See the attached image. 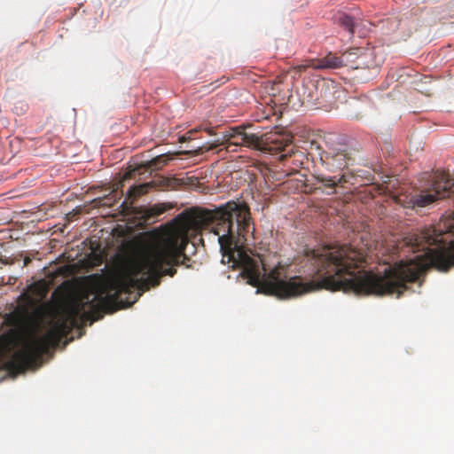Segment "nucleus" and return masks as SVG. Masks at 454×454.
Returning <instances> with one entry per match:
<instances>
[{
	"label": "nucleus",
	"instance_id": "9",
	"mask_svg": "<svg viewBox=\"0 0 454 454\" xmlns=\"http://www.w3.org/2000/svg\"><path fill=\"white\" fill-rule=\"evenodd\" d=\"M29 292L35 298L43 299L46 296L48 289L43 281L36 282L28 287Z\"/></svg>",
	"mask_w": 454,
	"mask_h": 454
},
{
	"label": "nucleus",
	"instance_id": "6",
	"mask_svg": "<svg viewBox=\"0 0 454 454\" xmlns=\"http://www.w3.org/2000/svg\"><path fill=\"white\" fill-rule=\"evenodd\" d=\"M166 183V180H160V184H156L155 181H152L149 183L130 187L128 191L126 200L121 205V207H122V211L128 213L129 210H131L132 204L139 196L145 194L146 192H148L149 189L154 186H165Z\"/></svg>",
	"mask_w": 454,
	"mask_h": 454
},
{
	"label": "nucleus",
	"instance_id": "4",
	"mask_svg": "<svg viewBox=\"0 0 454 454\" xmlns=\"http://www.w3.org/2000/svg\"><path fill=\"white\" fill-rule=\"evenodd\" d=\"M322 164L326 170L336 172L343 170L353 163L354 158L348 146L341 143H326L325 149L320 156Z\"/></svg>",
	"mask_w": 454,
	"mask_h": 454
},
{
	"label": "nucleus",
	"instance_id": "1",
	"mask_svg": "<svg viewBox=\"0 0 454 454\" xmlns=\"http://www.w3.org/2000/svg\"><path fill=\"white\" fill-rule=\"evenodd\" d=\"M292 138V136L286 133H271L259 136L247 132L244 126H237L226 131L223 136V145H225V149L228 152H236V148L240 146L264 151L272 154L283 152L284 153L279 156V160L284 161L292 156L294 158L302 157V153L294 151ZM293 163L295 167H299L301 161L299 159H294Z\"/></svg>",
	"mask_w": 454,
	"mask_h": 454
},
{
	"label": "nucleus",
	"instance_id": "10",
	"mask_svg": "<svg viewBox=\"0 0 454 454\" xmlns=\"http://www.w3.org/2000/svg\"><path fill=\"white\" fill-rule=\"evenodd\" d=\"M201 129L207 131L209 135H213L214 134V129L212 127H202V126H200L199 129H191L188 132H186L180 138V141L184 142V141H187V140L192 139L193 138L192 137L193 134L196 133L199 130H201Z\"/></svg>",
	"mask_w": 454,
	"mask_h": 454
},
{
	"label": "nucleus",
	"instance_id": "11",
	"mask_svg": "<svg viewBox=\"0 0 454 454\" xmlns=\"http://www.w3.org/2000/svg\"><path fill=\"white\" fill-rule=\"evenodd\" d=\"M402 247H406L412 252V231L404 236Z\"/></svg>",
	"mask_w": 454,
	"mask_h": 454
},
{
	"label": "nucleus",
	"instance_id": "2",
	"mask_svg": "<svg viewBox=\"0 0 454 454\" xmlns=\"http://www.w3.org/2000/svg\"><path fill=\"white\" fill-rule=\"evenodd\" d=\"M426 175L428 184L425 187L414 194L397 195L396 202L406 208L425 207L435 200L450 197L454 193L453 181L444 171Z\"/></svg>",
	"mask_w": 454,
	"mask_h": 454
},
{
	"label": "nucleus",
	"instance_id": "3",
	"mask_svg": "<svg viewBox=\"0 0 454 454\" xmlns=\"http://www.w3.org/2000/svg\"><path fill=\"white\" fill-rule=\"evenodd\" d=\"M372 56V52H363L360 48H354L337 56L328 53L322 59H313L309 67L314 69H335L344 66H349L352 68H371L372 64L366 62V59Z\"/></svg>",
	"mask_w": 454,
	"mask_h": 454
},
{
	"label": "nucleus",
	"instance_id": "8",
	"mask_svg": "<svg viewBox=\"0 0 454 454\" xmlns=\"http://www.w3.org/2000/svg\"><path fill=\"white\" fill-rule=\"evenodd\" d=\"M334 22L346 29L350 35L354 34L355 20L344 12H338L334 15Z\"/></svg>",
	"mask_w": 454,
	"mask_h": 454
},
{
	"label": "nucleus",
	"instance_id": "5",
	"mask_svg": "<svg viewBox=\"0 0 454 454\" xmlns=\"http://www.w3.org/2000/svg\"><path fill=\"white\" fill-rule=\"evenodd\" d=\"M170 160L169 156L167 154H160L151 160H145L141 162L138 166L133 168H129L123 176V180L131 179L133 176L137 175H142L147 171H154L161 169L165 165H167L168 161Z\"/></svg>",
	"mask_w": 454,
	"mask_h": 454
},
{
	"label": "nucleus",
	"instance_id": "7",
	"mask_svg": "<svg viewBox=\"0 0 454 454\" xmlns=\"http://www.w3.org/2000/svg\"><path fill=\"white\" fill-rule=\"evenodd\" d=\"M313 177L317 181V183L321 184L324 187L329 188L333 190L329 194L335 193V188L339 184H342L348 182V179L345 175H341L340 176H326L323 173L317 172L313 174Z\"/></svg>",
	"mask_w": 454,
	"mask_h": 454
}]
</instances>
